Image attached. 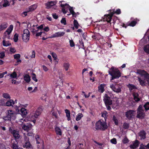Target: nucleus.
<instances>
[{
  "mask_svg": "<svg viewBox=\"0 0 149 149\" xmlns=\"http://www.w3.org/2000/svg\"><path fill=\"white\" fill-rule=\"evenodd\" d=\"M58 112L59 114V111L58 110L57 108H53L51 111V113L53 116L55 118H58V115L57 112Z\"/></svg>",
  "mask_w": 149,
  "mask_h": 149,
  "instance_id": "2eb2a0df",
  "label": "nucleus"
},
{
  "mask_svg": "<svg viewBox=\"0 0 149 149\" xmlns=\"http://www.w3.org/2000/svg\"><path fill=\"white\" fill-rule=\"evenodd\" d=\"M146 146H144L143 144H141L139 149H145Z\"/></svg>",
  "mask_w": 149,
  "mask_h": 149,
  "instance_id": "e2e57ef3",
  "label": "nucleus"
},
{
  "mask_svg": "<svg viewBox=\"0 0 149 149\" xmlns=\"http://www.w3.org/2000/svg\"><path fill=\"white\" fill-rule=\"evenodd\" d=\"M83 115L81 113H79L76 116V120L78 121L81 119L83 117Z\"/></svg>",
  "mask_w": 149,
  "mask_h": 149,
  "instance_id": "7c9ffc66",
  "label": "nucleus"
},
{
  "mask_svg": "<svg viewBox=\"0 0 149 149\" xmlns=\"http://www.w3.org/2000/svg\"><path fill=\"white\" fill-rule=\"evenodd\" d=\"M27 119L26 118H22L19 120V122L21 123V124L19 123L21 125L22 129L25 131L28 132L27 135L29 136H32L33 134V129H32V125L31 124H28L26 125L24 123V122H26Z\"/></svg>",
  "mask_w": 149,
  "mask_h": 149,
  "instance_id": "f03ea898",
  "label": "nucleus"
},
{
  "mask_svg": "<svg viewBox=\"0 0 149 149\" xmlns=\"http://www.w3.org/2000/svg\"><path fill=\"white\" fill-rule=\"evenodd\" d=\"M105 84H101L98 87V90L99 92L102 93L104 91V88Z\"/></svg>",
  "mask_w": 149,
  "mask_h": 149,
  "instance_id": "412c9836",
  "label": "nucleus"
},
{
  "mask_svg": "<svg viewBox=\"0 0 149 149\" xmlns=\"http://www.w3.org/2000/svg\"><path fill=\"white\" fill-rule=\"evenodd\" d=\"M65 34L64 32H58L53 34L51 37V38H54L60 37L63 36Z\"/></svg>",
  "mask_w": 149,
  "mask_h": 149,
  "instance_id": "f3484780",
  "label": "nucleus"
},
{
  "mask_svg": "<svg viewBox=\"0 0 149 149\" xmlns=\"http://www.w3.org/2000/svg\"><path fill=\"white\" fill-rule=\"evenodd\" d=\"M42 67L44 71L45 72L47 71L48 70V69L44 65H42Z\"/></svg>",
  "mask_w": 149,
  "mask_h": 149,
  "instance_id": "69168bd1",
  "label": "nucleus"
},
{
  "mask_svg": "<svg viewBox=\"0 0 149 149\" xmlns=\"http://www.w3.org/2000/svg\"><path fill=\"white\" fill-rule=\"evenodd\" d=\"M127 87L129 88V89L131 90L133 89L136 88V86L132 84H129L127 85Z\"/></svg>",
  "mask_w": 149,
  "mask_h": 149,
  "instance_id": "e433bc0d",
  "label": "nucleus"
},
{
  "mask_svg": "<svg viewBox=\"0 0 149 149\" xmlns=\"http://www.w3.org/2000/svg\"><path fill=\"white\" fill-rule=\"evenodd\" d=\"M10 43L8 41H6L5 40H3V45L4 46L8 47L11 45Z\"/></svg>",
  "mask_w": 149,
  "mask_h": 149,
  "instance_id": "72a5a7b5",
  "label": "nucleus"
},
{
  "mask_svg": "<svg viewBox=\"0 0 149 149\" xmlns=\"http://www.w3.org/2000/svg\"><path fill=\"white\" fill-rule=\"evenodd\" d=\"M107 128V125L105 121L100 120L95 123V129L96 130H104Z\"/></svg>",
  "mask_w": 149,
  "mask_h": 149,
  "instance_id": "39448f33",
  "label": "nucleus"
},
{
  "mask_svg": "<svg viewBox=\"0 0 149 149\" xmlns=\"http://www.w3.org/2000/svg\"><path fill=\"white\" fill-rule=\"evenodd\" d=\"M111 70V72L109 71V74L112 77L111 80L115 79H118L121 76V73L118 69L114 67H112Z\"/></svg>",
  "mask_w": 149,
  "mask_h": 149,
  "instance_id": "20e7f679",
  "label": "nucleus"
},
{
  "mask_svg": "<svg viewBox=\"0 0 149 149\" xmlns=\"http://www.w3.org/2000/svg\"><path fill=\"white\" fill-rule=\"evenodd\" d=\"M123 128L125 129H127L129 127V124L127 123H125L123 124Z\"/></svg>",
  "mask_w": 149,
  "mask_h": 149,
  "instance_id": "4d7b16f0",
  "label": "nucleus"
},
{
  "mask_svg": "<svg viewBox=\"0 0 149 149\" xmlns=\"http://www.w3.org/2000/svg\"><path fill=\"white\" fill-rule=\"evenodd\" d=\"M43 109V107L42 106H40L38 107L35 112L31 113L30 115V117L31 119H32V122L35 123L36 120V118H37L41 114V112Z\"/></svg>",
  "mask_w": 149,
  "mask_h": 149,
  "instance_id": "7ed1b4c3",
  "label": "nucleus"
},
{
  "mask_svg": "<svg viewBox=\"0 0 149 149\" xmlns=\"http://www.w3.org/2000/svg\"><path fill=\"white\" fill-rule=\"evenodd\" d=\"M52 55L53 58H54V60L57 59V56L55 53L53 52L52 53Z\"/></svg>",
  "mask_w": 149,
  "mask_h": 149,
  "instance_id": "052dcab7",
  "label": "nucleus"
},
{
  "mask_svg": "<svg viewBox=\"0 0 149 149\" xmlns=\"http://www.w3.org/2000/svg\"><path fill=\"white\" fill-rule=\"evenodd\" d=\"M20 55L19 54H15L14 55V58L16 60L20 58Z\"/></svg>",
  "mask_w": 149,
  "mask_h": 149,
  "instance_id": "09e8293b",
  "label": "nucleus"
},
{
  "mask_svg": "<svg viewBox=\"0 0 149 149\" xmlns=\"http://www.w3.org/2000/svg\"><path fill=\"white\" fill-rule=\"evenodd\" d=\"M70 64L68 62H65L63 64V67L65 71H67L70 67Z\"/></svg>",
  "mask_w": 149,
  "mask_h": 149,
  "instance_id": "cd10ccee",
  "label": "nucleus"
},
{
  "mask_svg": "<svg viewBox=\"0 0 149 149\" xmlns=\"http://www.w3.org/2000/svg\"><path fill=\"white\" fill-rule=\"evenodd\" d=\"M31 145L29 142L26 141L23 146L24 148H28L30 147Z\"/></svg>",
  "mask_w": 149,
  "mask_h": 149,
  "instance_id": "c03bdc74",
  "label": "nucleus"
},
{
  "mask_svg": "<svg viewBox=\"0 0 149 149\" xmlns=\"http://www.w3.org/2000/svg\"><path fill=\"white\" fill-rule=\"evenodd\" d=\"M32 27V31L33 32V33H37V29L36 28V25H33Z\"/></svg>",
  "mask_w": 149,
  "mask_h": 149,
  "instance_id": "ea45409f",
  "label": "nucleus"
},
{
  "mask_svg": "<svg viewBox=\"0 0 149 149\" xmlns=\"http://www.w3.org/2000/svg\"><path fill=\"white\" fill-rule=\"evenodd\" d=\"M37 26L38 25H36V28L37 30V31H38V30H41L44 28V25L42 24L39 26Z\"/></svg>",
  "mask_w": 149,
  "mask_h": 149,
  "instance_id": "49530a36",
  "label": "nucleus"
},
{
  "mask_svg": "<svg viewBox=\"0 0 149 149\" xmlns=\"http://www.w3.org/2000/svg\"><path fill=\"white\" fill-rule=\"evenodd\" d=\"M142 106L140 105L138 109L137 117L138 118H142L144 117L145 114L144 111L142 109Z\"/></svg>",
  "mask_w": 149,
  "mask_h": 149,
  "instance_id": "9b49d317",
  "label": "nucleus"
},
{
  "mask_svg": "<svg viewBox=\"0 0 149 149\" xmlns=\"http://www.w3.org/2000/svg\"><path fill=\"white\" fill-rule=\"evenodd\" d=\"M113 120L114 122L115 123L116 125H118V120L116 118L115 116H113Z\"/></svg>",
  "mask_w": 149,
  "mask_h": 149,
  "instance_id": "603ef678",
  "label": "nucleus"
},
{
  "mask_svg": "<svg viewBox=\"0 0 149 149\" xmlns=\"http://www.w3.org/2000/svg\"><path fill=\"white\" fill-rule=\"evenodd\" d=\"M15 142H14L12 145V148L13 149H19L18 146L17 145V142L16 140H15Z\"/></svg>",
  "mask_w": 149,
  "mask_h": 149,
  "instance_id": "473e14b6",
  "label": "nucleus"
},
{
  "mask_svg": "<svg viewBox=\"0 0 149 149\" xmlns=\"http://www.w3.org/2000/svg\"><path fill=\"white\" fill-rule=\"evenodd\" d=\"M136 73L141 76L137 77L140 85L142 86H145L146 81L149 86V74L144 70L140 69L137 70Z\"/></svg>",
  "mask_w": 149,
  "mask_h": 149,
  "instance_id": "f257e3e1",
  "label": "nucleus"
},
{
  "mask_svg": "<svg viewBox=\"0 0 149 149\" xmlns=\"http://www.w3.org/2000/svg\"><path fill=\"white\" fill-rule=\"evenodd\" d=\"M22 114L23 117L25 116L27 114V111L26 109L22 107L20 110Z\"/></svg>",
  "mask_w": 149,
  "mask_h": 149,
  "instance_id": "393cba45",
  "label": "nucleus"
},
{
  "mask_svg": "<svg viewBox=\"0 0 149 149\" xmlns=\"http://www.w3.org/2000/svg\"><path fill=\"white\" fill-rule=\"evenodd\" d=\"M52 16L53 18L55 19H57L58 17V16L56 13H54L52 14Z\"/></svg>",
  "mask_w": 149,
  "mask_h": 149,
  "instance_id": "0e129e2a",
  "label": "nucleus"
},
{
  "mask_svg": "<svg viewBox=\"0 0 149 149\" xmlns=\"http://www.w3.org/2000/svg\"><path fill=\"white\" fill-rule=\"evenodd\" d=\"M30 32L27 29H24V33L22 36L23 40L26 42H27L29 39Z\"/></svg>",
  "mask_w": 149,
  "mask_h": 149,
  "instance_id": "9d476101",
  "label": "nucleus"
},
{
  "mask_svg": "<svg viewBox=\"0 0 149 149\" xmlns=\"http://www.w3.org/2000/svg\"><path fill=\"white\" fill-rule=\"evenodd\" d=\"M108 113L106 111H104L102 113V116L104 117V120L106 121L107 118V115Z\"/></svg>",
  "mask_w": 149,
  "mask_h": 149,
  "instance_id": "2f4dec72",
  "label": "nucleus"
},
{
  "mask_svg": "<svg viewBox=\"0 0 149 149\" xmlns=\"http://www.w3.org/2000/svg\"><path fill=\"white\" fill-rule=\"evenodd\" d=\"M7 27V24L6 22H3L0 25V31L5 30Z\"/></svg>",
  "mask_w": 149,
  "mask_h": 149,
  "instance_id": "5701e85b",
  "label": "nucleus"
},
{
  "mask_svg": "<svg viewBox=\"0 0 149 149\" xmlns=\"http://www.w3.org/2000/svg\"><path fill=\"white\" fill-rule=\"evenodd\" d=\"M6 116L4 117V119L5 120H10L11 119L14 120L15 118L16 113L14 111L9 109L6 111Z\"/></svg>",
  "mask_w": 149,
  "mask_h": 149,
  "instance_id": "0eeeda50",
  "label": "nucleus"
},
{
  "mask_svg": "<svg viewBox=\"0 0 149 149\" xmlns=\"http://www.w3.org/2000/svg\"><path fill=\"white\" fill-rule=\"evenodd\" d=\"M74 25L75 27L77 29L78 28L79 24L77 20L75 19L74 21Z\"/></svg>",
  "mask_w": 149,
  "mask_h": 149,
  "instance_id": "37998d69",
  "label": "nucleus"
},
{
  "mask_svg": "<svg viewBox=\"0 0 149 149\" xmlns=\"http://www.w3.org/2000/svg\"><path fill=\"white\" fill-rule=\"evenodd\" d=\"M3 5L4 7H6L10 5V3L7 0H4Z\"/></svg>",
  "mask_w": 149,
  "mask_h": 149,
  "instance_id": "58836bf2",
  "label": "nucleus"
},
{
  "mask_svg": "<svg viewBox=\"0 0 149 149\" xmlns=\"http://www.w3.org/2000/svg\"><path fill=\"white\" fill-rule=\"evenodd\" d=\"M2 96L3 97L6 99H10V97L9 95L7 93H3L2 94Z\"/></svg>",
  "mask_w": 149,
  "mask_h": 149,
  "instance_id": "f704fd0d",
  "label": "nucleus"
},
{
  "mask_svg": "<svg viewBox=\"0 0 149 149\" xmlns=\"http://www.w3.org/2000/svg\"><path fill=\"white\" fill-rule=\"evenodd\" d=\"M24 79L25 81L27 83H29L31 80L30 76L27 74H25L24 76Z\"/></svg>",
  "mask_w": 149,
  "mask_h": 149,
  "instance_id": "c85d7f7f",
  "label": "nucleus"
},
{
  "mask_svg": "<svg viewBox=\"0 0 149 149\" xmlns=\"http://www.w3.org/2000/svg\"><path fill=\"white\" fill-rule=\"evenodd\" d=\"M12 133L16 140V139H18L19 138L20 135L18 131L14 130L13 131Z\"/></svg>",
  "mask_w": 149,
  "mask_h": 149,
  "instance_id": "b1692460",
  "label": "nucleus"
},
{
  "mask_svg": "<svg viewBox=\"0 0 149 149\" xmlns=\"http://www.w3.org/2000/svg\"><path fill=\"white\" fill-rule=\"evenodd\" d=\"M139 144V141L136 140L135 141H133L132 143L130 145V148L132 149H134L138 147Z\"/></svg>",
  "mask_w": 149,
  "mask_h": 149,
  "instance_id": "dca6fc26",
  "label": "nucleus"
},
{
  "mask_svg": "<svg viewBox=\"0 0 149 149\" xmlns=\"http://www.w3.org/2000/svg\"><path fill=\"white\" fill-rule=\"evenodd\" d=\"M103 100L105 105L112 104V101L110 99L109 97L106 94H105Z\"/></svg>",
  "mask_w": 149,
  "mask_h": 149,
  "instance_id": "4468645a",
  "label": "nucleus"
},
{
  "mask_svg": "<svg viewBox=\"0 0 149 149\" xmlns=\"http://www.w3.org/2000/svg\"><path fill=\"white\" fill-rule=\"evenodd\" d=\"M18 37L19 35L17 33H15V34L13 38L14 41L15 42H16L18 41Z\"/></svg>",
  "mask_w": 149,
  "mask_h": 149,
  "instance_id": "4c0bfd02",
  "label": "nucleus"
},
{
  "mask_svg": "<svg viewBox=\"0 0 149 149\" xmlns=\"http://www.w3.org/2000/svg\"><path fill=\"white\" fill-rule=\"evenodd\" d=\"M136 22L135 21H133L128 23V25L132 26H135L136 24Z\"/></svg>",
  "mask_w": 149,
  "mask_h": 149,
  "instance_id": "a18cd8bd",
  "label": "nucleus"
},
{
  "mask_svg": "<svg viewBox=\"0 0 149 149\" xmlns=\"http://www.w3.org/2000/svg\"><path fill=\"white\" fill-rule=\"evenodd\" d=\"M10 51L11 54L15 53L16 52V50L14 48L11 47L10 49Z\"/></svg>",
  "mask_w": 149,
  "mask_h": 149,
  "instance_id": "3c124183",
  "label": "nucleus"
},
{
  "mask_svg": "<svg viewBox=\"0 0 149 149\" xmlns=\"http://www.w3.org/2000/svg\"><path fill=\"white\" fill-rule=\"evenodd\" d=\"M123 142L124 144L127 143L129 142V140L127 138L125 137L123 140Z\"/></svg>",
  "mask_w": 149,
  "mask_h": 149,
  "instance_id": "5fc2aeb1",
  "label": "nucleus"
},
{
  "mask_svg": "<svg viewBox=\"0 0 149 149\" xmlns=\"http://www.w3.org/2000/svg\"><path fill=\"white\" fill-rule=\"evenodd\" d=\"M32 79L35 81L36 82L38 81V79L36 78V75L35 73H32L31 74Z\"/></svg>",
  "mask_w": 149,
  "mask_h": 149,
  "instance_id": "79ce46f5",
  "label": "nucleus"
},
{
  "mask_svg": "<svg viewBox=\"0 0 149 149\" xmlns=\"http://www.w3.org/2000/svg\"><path fill=\"white\" fill-rule=\"evenodd\" d=\"M120 10L119 9H117L116 10H114L113 13L111 12L110 14L105 15L103 18V21H106L107 22H109L111 21V17L114 13H116L117 14H120Z\"/></svg>",
  "mask_w": 149,
  "mask_h": 149,
  "instance_id": "6e6552de",
  "label": "nucleus"
},
{
  "mask_svg": "<svg viewBox=\"0 0 149 149\" xmlns=\"http://www.w3.org/2000/svg\"><path fill=\"white\" fill-rule=\"evenodd\" d=\"M134 99L135 101L138 102L140 101L141 99V97L140 95V94L136 92H134L133 93Z\"/></svg>",
  "mask_w": 149,
  "mask_h": 149,
  "instance_id": "a211bd4d",
  "label": "nucleus"
},
{
  "mask_svg": "<svg viewBox=\"0 0 149 149\" xmlns=\"http://www.w3.org/2000/svg\"><path fill=\"white\" fill-rule=\"evenodd\" d=\"M144 107L146 110H149V102H147L144 105Z\"/></svg>",
  "mask_w": 149,
  "mask_h": 149,
  "instance_id": "de8ad7c7",
  "label": "nucleus"
},
{
  "mask_svg": "<svg viewBox=\"0 0 149 149\" xmlns=\"http://www.w3.org/2000/svg\"><path fill=\"white\" fill-rule=\"evenodd\" d=\"M144 51L147 53H149V45L145 46L143 48Z\"/></svg>",
  "mask_w": 149,
  "mask_h": 149,
  "instance_id": "c9c22d12",
  "label": "nucleus"
},
{
  "mask_svg": "<svg viewBox=\"0 0 149 149\" xmlns=\"http://www.w3.org/2000/svg\"><path fill=\"white\" fill-rule=\"evenodd\" d=\"M139 139L142 140L146 138V133L144 131H141L139 133Z\"/></svg>",
  "mask_w": 149,
  "mask_h": 149,
  "instance_id": "aec40b11",
  "label": "nucleus"
},
{
  "mask_svg": "<svg viewBox=\"0 0 149 149\" xmlns=\"http://www.w3.org/2000/svg\"><path fill=\"white\" fill-rule=\"evenodd\" d=\"M110 141L111 143L114 144H116L117 143L116 139L115 138L111 140Z\"/></svg>",
  "mask_w": 149,
  "mask_h": 149,
  "instance_id": "864d4df0",
  "label": "nucleus"
},
{
  "mask_svg": "<svg viewBox=\"0 0 149 149\" xmlns=\"http://www.w3.org/2000/svg\"><path fill=\"white\" fill-rule=\"evenodd\" d=\"M13 28V25L11 24L9 26L6 31L4 33V36L3 37V39H5L6 38L8 39L10 38V36L9 35L12 31Z\"/></svg>",
  "mask_w": 149,
  "mask_h": 149,
  "instance_id": "1a4fd4ad",
  "label": "nucleus"
},
{
  "mask_svg": "<svg viewBox=\"0 0 149 149\" xmlns=\"http://www.w3.org/2000/svg\"><path fill=\"white\" fill-rule=\"evenodd\" d=\"M10 78H15L17 77V74L15 72H13L12 74L9 75Z\"/></svg>",
  "mask_w": 149,
  "mask_h": 149,
  "instance_id": "a19ab883",
  "label": "nucleus"
},
{
  "mask_svg": "<svg viewBox=\"0 0 149 149\" xmlns=\"http://www.w3.org/2000/svg\"><path fill=\"white\" fill-rule=\"evenodd\" d=\"M5 56V53L4 52H0V57L3 58Z\"/></svg>",
  "mask_w": 149,
  "mask_h": 149,
  "instance_id": "bf43d9fd",
  "label": "nucleus"
},
{
  "mask_svg": "<svg viewBox=\"0 0 149 149\" xmlns=\"http://www.w3.org/2000/svg\"><path fill=\"white\" fill-rule=\"evenodd\" d=\"M29 12H28V10L26 11L23 12L22 14V15L23 17H25L27 15V13Z\"/></svg>",
  "mask_w": 149,
  "mask_h": 149,
  "instance_id": "338daca9",
  "label": "nucleus"
},
{
  "mask_svg": "<svg viewBox=\"0 0 149 149\" xmlns=\"http://www.w3.org/2000/svg\"><path fill=\"white\" fill-rule=\"evenodd\" d=\"M15 104L14 101L12 100H10L8 101L6 103V105L7 106H12Z\"/></svg>",
  "mask_w": 149,
  "mask_h": 149,
  "instance_id": "a878e982",
  "label": "nucleus"
},
{
  "mask_svg": "<svg viewBox=\"0 0 149 149\" xmlns=\"http://www.w3.org/2000/svg\"><path fill=\"white\" fill-rule=\"evenodd\" d=\"M55 130L57 134L61 135L62 134V132L59 127H56L55 128Z\"/></svg>",
  "mask_w": 149,
  "mask_h": 149,
  "instance_id": "c756f323",
  "label": "nucleus"
},
{
  "mask_svg": "<svg viewBox=\"0 0 149 149\" xmlns=\"http://www.w3.org/2000/svg\"><path fill=\"white\" fill-rule=\"evenodd\" d=\"M37 5L36 4H33L29 6L28 7V12H31L35 10L37 8Z\"/></svg>",
  "mask_w": 149,
  "mask_h": 149,
  "instance_id": "4be33fe9",
  "label": "nucleus"
},
{
  "mask_svg": "<svg viewBox=\"0 0 149 149\" xmlns=\"http://www.w3.org/2000/svg\"><path fill=\"white\" fill-rule=\"evenodd\" d=\"M61 6L62 7V11L63 13H66L69 9L71 14H72L73 17H75V13L73 10L72 7H70V6L67 4H61Z\"/></svg>",
  "mask_w": 149,
  "mask_h": 149,
  "instance_id": "423d86ee",
  "label": "nucleus"
},
{
  "mask_svg": "<svg viewBox=\"0 0 149 149\" xmlns=\"http://www.w3.org/2000/svg\"><path fill=\"white\" fill-rule=\"evenodd\" d=\"M7 72L5 71L2 73H0V78H3L4 75L6 74H7Z\"/></svg>",
  "mask_w": 149,
  "mask_h": 149,
  "instance_id": "13d9d810",
  "label": "nucleus"
},
{
  "mask_svg": "<svg viewBox=\"0 0 149 149\" xmlns=\"http://www.w3.org/2000/svg\"><path fill=\"white\" fill-rule=\"evenodd\" d=\"M70 45L71 47H72L74 46V44L73 41L72 40H70L69 41Z\"/></svg>",
  "mask_w": 149,
  "mask_h": 149,
  "instance_id": "6e6d98bb",
  "label": "nucleus"
},
{
  "mask_svg": "<svg viewBox=\"0 0 149 149\" xmlns=\"http://www.w3.org/2000/svg\"><path fill=\"white\" fill-rule=\"evenodd\" d=\"M110 87L113 91L116 93H118L121 91V88L118 85L111 84L110 85Z\"/></svg>",
  "mask_w": 149,
  "mask_h": 149,
  "instance_id": "f8f14e48",
  "label": "nucleus"
},
{
  "mask_svg": "<svg viewBox=\"0 0 149 149\" xmlns=\"http://www.w3.org/2000/svg\"><path fill=\"white\" fill-rule=\"evenodd\" d=\"M31 58H34L35 57V52L34 51H33L32 52V55L30 56Z\"/></svg>",
  "mask_w": 149,
  "mask_h": 149,
  "instance_id": "680f3d73",
  "label": "nucleus"
},
{
  "mask_svg": "<svg viewBox=\"0 0 149 149\" xmlns=\"http://www.w3.org/2000/svg\"><path fill=\"white\" fill-rule=\"evenodd\" d=\"M56 3V2L55 1H49L45 3V6H46V7L47 8L49 9L52 6L55 5Z\"/></svg>",
  "mask_w": 149,
  "mask_h": 149,
  "instance_id": "6ab92c4d",
  "label": "nucleus"
},
{
  "mask_svg": "<svg viewBox=\"0 0 149 149\" xmlns=\"http://www.w3.org/2000/svg\"><path fill=\"white\" fill-rule=\"evenodd\" d=\"M136 111L134 110H130L126 113V116L128 119H131L135 115Z\"/></svg>",
  "mask_w": 149,
  "mask_h": 149,
  "instance_id": "ddd939ff",
  "label": "nucleus"
},
{
  "mask_svg": "<svg viewBox=\"0 0 149 149\" xmlns=\"http://www.w3.org/2000/svg\"><path fill=\"white\" fill-rule=\"evenodd\" d=\"M61 22L62 24L64 25H66V22L65 18H62L61 21Z\"/></svg>",
  "mask_w": 149,
  "mask_h": 149,
  "instance_id": "8fccbe9b",
  "label": "nucleus"
},
{
  "mask_svg": "<svg viewBox=\"0 0 149 149\" xmlns=\"http://www.w3.org/2000/svg\"><path fill=\"white\" fill-rule=\"evenodd\" d=\"M65 111L66 114V116L67 118V120L68 121L70 120H71L70 111L67 109L65 110Z\"/></svg>",
  "mask_w": 149,
  "mask_h": 149,
  "instance_id": "bb28decb",
  "label": "nucleus"
},
{
  "mask_svg": "<svg viewBox=\"0 0 149 149\" xmlns=\"http://www.w3.org/2000/svg\"><path fill=\"white\" fill-rule=\"evenodd\" d=\"M0 149H6L5 146L3 144L0 143Z\"/></svg>",
  "mask_w": 149,
  "mask_h": 149,
  "instance_id": "774afa93",
  "label": "nucleus"
}]
</instances>
